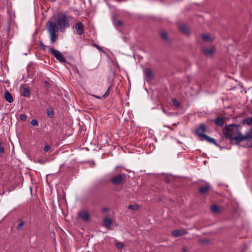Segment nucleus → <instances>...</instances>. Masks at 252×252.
<instances>
[{
    "label": "nucleus",
    "instance_id": "nucleus-28",
    "mask_svg": "<svg viewBox=\"0 0 252 252\" xmlns=\"http://www.w3.org/2000/svg\"><path fill=\"white\" fill-rule=\"evenodd\" d=\"M116 246L118 249H123L124 247V244L122 242L117 243L116 244Z\"/></svg>",
    "mask_w": 252,
    "mask_h": 252
},
{
    "label": "nucleus",
    "instance_id": "nucleus-40",
    "mask_svg": "<svg viewBox=\"0 0 252 252\" xmlns=\"http://www.w3.org/2000/svg\"><path fill=\"white\" fill-rule=\"evenodd\" d=\"M251 114L252 115V111L251 112Z\"/></svg>",
    "mask_w": 252,
    "mask_h": 252
},
{
    "label": "nucleus",
    "instance_id": "nucleus-5",
    "mask_svg": "<svg viewBox=\"0 0 252 252\" xmlns=\"http://www.w3.org/2000/svg\"><path fill=\"white\" fill-rule=\"evenodd\" d=\"M51 53L54 55V57L60 63H65V59L62 54L57 50L52 48H49Z\"/></svg>",
    "mask_w": 252,
    "mask_h": 252
},
{
    "label": "nucleus",
    "instance_id": "nucleus-25",
    "mask_svg": "<svg viewBox=\"0 0 252 252\" xmlns=\"http://www.w3.org/2000/svg\"><path fill=\"white\" fill-rule=\"evenodd\" d=\"M172 102L173 105H174L176 107H178L180 106V103L178 101V100L176 98L172 99Z\"/></svg>",
    "mask_w": 252,
    "mask_h": 252
},
{
    "label": "nucleus",
    "instance_id": "nucleus-34",
    "mask_svg": "<svg viewBox=\"0 0 252 252\" xmlns=\"http://www.w3.org/2000/svg\"><path fill=\"white\" fill-rule=\"evenodd\" d=\"M23 226H24V222L22 221L18 224L17 227L18 229H22Z\"/></svg>",
    "mask_w": 252,
    "mask_h": 252
},
{
    "label": "nucleus",
    "instance_id": "nucleus-35",
    "mask_svg": "<svg viewBox=\"0 0 252 252\" xmlns=\"http://www.w3.org/2000/svg\"><path fill=\"white\" fill-rule=\"evenodd\" d=\"M4 152V148L0 146V154H2Z\"/></svg>",
    "mask_w": 252,
    "mask_h": 252
},
{
    "label": "nucleus",
    "instance_id": "nucleus-36",
    "mask_svg": "<svg viewBox=\"0 0 252 252\" xmlns=\"http://www.w3.org/2000/svg\"><path fill=\"white\" fill-rule=\"evenodd\" d=\"M94 47H95L96 48H97L98 49L100 50V47L98 45H96V44H94Z\"/></svg>",
    "mask_w": 252,
    "mask_h": 252
},
{
    "label": "nucleus",
    "instance_id": "nucleus-8",
    "mask_svg": "<svg viewBox=\"0 0 252 252\" xmlns=\"http://www.w3.org/2000/svg\"><path fill=\"white\" fill-rule=\"evenodd\" d=\"M251 140H252V127L248 129L245 134H242L241 142Z\"/></svg>",
    "mask_w": 252,
    "mask_h": 252
},
{
    "label": "nucleus",
    "instance_id": "nucleus-15",
    "mask_svg": "<svg viewBox=\"0 0 252 252\" xmlns=\"http://www.w3.org/2000/svg\"><path fill=\"white\" fill-rule=\"evenodd\" d=\"M112 224V220L110 218H105L103 220V225L106 228H109Z\"/></svg>",
    "mask_w": 252,
    "mask_h": 252
},
{
    "label": "nucleus",
    "instance_id": "nucleus-30",
    "mask_svg": "<svg viewBox=\"0 0 252 252\" xmlns=\"http://www.w3.org/2000/svg\"><path fill=\"white\" fill-rule=\"evenodd\" d=\"M31 124L33 126H37L38 125V122L35 119H32L31 122Z\"/></svg>",
    "mask_w": 252,
    "mask_h": 252
},
{
    "label": "nucleus",
    "instance_id": "nucleus-4",
    "mask_svg": "<svg viewBox=\"0 0 252 252\" xmlns=\"http://www.w3.org/2000/svg\"><path fill=\"white\" fill-rule=\"evenodd\" d=\"M126 178L125 173L118 174L111 178L110 181L115 186H121L125 182Z\"/></svg>",
    "mask_w": 252,
    "mask_h": 252
},
{
    "label": "nucleus",
    "instance_id": "nucleus-29",
    "mask_svg": "<svg viewBox=\"0 0 252 252\" xmlns=\"http://www.w3.org/2000/svg\"><path fill=\"white\" fill-rule=\"evenodd\" d=\"M40 45L41 49L43 51H45L47 48L49 49V48H50V47L44 45L42 42H40Z\"/></svg>",
    "mask_w": 252,
    "mask_h": 252
},
{
    "label": "nucleus",
    "instance_id": "nucleus-17",
    "mask_svg": "<svg viewBox=\"0 0 252 252\" xmlns=\"http://www.w3.org/2000/svg\"><path fill=\"white\" fill-rule=\"evenodd\" d=\"M145 73L148 78L152 79L154 77L153 73L151 69L149 68H146Z\"/></svg>",
    "mask_w": 252,
    "mask_h": 252
},
{
    "label": "nucleus",
    "instance_id": "nucleus-14",
    "mask_svg": "<svg viewBox=\"0 0 252 252\" xmlns=\"http://www.w3.org/2000/svg\"><path fill=\"white\" fill-rule=\"evenodd\" d=\"M4 98L9 103H12L13 101V98L11 94L8 91L4 93Z\"/></svg>",
    "mask_w": 252,
    "mask_h": 252
},
{
    "label": "nucleus",
    "instance_id": "nucleus-2",
    "mask_svg": "<svg viewBox=\"0 0 252 252\" xmlns=\"http://www.w3.org/2000/svg\"><path fill=\"white\" fill-rule=\"evenodd\" d=\"M242 126L241 125L232 124L226 125L222 129L224 137L230 141L241 142Z\"/></svg>",
    "mask_w": 252,
    "mask_h": 252
},
{
    "label": "nucleus",
    "instance_id": "nucleus-24",
    "mask_svg": "<svg viewBox=\"0 0 252 252\" xmlns=\"http://www.w3.org/2000/svg\"><path fill=\"white\" fill-rule=\"evenodd\" d=\"M202 38L205 41H211L212 40L210 37L207 34H203L202 35Z\"/></svg>",
    "mask_w": 252,
    "mask_h": 252
},
{
    "label": "nucleus",
    "instance_id": "nucleus-6",
    "mask_svg": "<svg viewBox=\"0 0 252 252\" xmlns=\"http://www.w3.org/2000/svg\"><path fill=\"white\" fill-rule=\"evenodd\" d=\"M78 217L83 221L87 222L90 220L89 213L84 210H81L78 213Z\"/></svg>",
    "mask_w": 252,
    "mask_h": 252
},
{
    "label": "nucleus",
    "instance_id": "nucleus-7",
    "mask_svg": "<svg viewBox=\"0 0 252 252\" xmlns=\"http://www.w3.org/2000/svg\"><path fill=\"white\" fill-rule=\"evenodd\" d=\"M215 125L217 126L222 127L225 123V120L222 117H217L214 120L212 121Z\"/></svg>",
    "mask_w": 252,
    "mask_h": 252
},
{
    "label": "nucleus",
    "instance_id": "nucleus-1",
    "mask_svg": "<svg viewBox=\"0 0 252 252\" xmlns=\"http://www.w3.org/2000/svg\"><path fill=\"white\" fill-rule=\"evenodd\" d=\"M57 24L51 21H48L46 26L47 31L50 35V40L51 43H54L57 40L58 37V28L61 31L63 32L66 28L69 27L70 23L67 17L64 14L60 15L58 16L57 20Z\"/></svg>",
    "mask_w": 252,
    "mask_h": 252
},
{
    "label": "nucleus",
    "instance_id": "nucleus-26",
    "mask_svg": "<svg viewBox=\"0 0 252 252\" xmlns=\"http://www.w3.org/2000/svg\"><path fill=\"white\" fill-rule=\"evenodd\" d=\"M47 115L49 116V117L51 118H53L54 117V112H53V110H47Z\"/></svg>",
    "mask_w": 252,
    "mask_h": 252
},
{
    "label": "nucleus",
    "instance_id": "nucleus-18",
    "mask_svg": "<svg viewBox=\"0 0 252 252\" xmlns=\"http://www.w3.org/2000/svg\"><path fill=\"white\" fill-rule=\"evenodd\" d=\"M211 210L212 212L219 214L220 213V210L219 206L216 204H213L211 206Z\"/></svg>",
    "mask_w": 252,
    "mask_h": 252
},
{
    "label": "nucleus",
    "instance_id": "nucleus-23",
    "mask_svg": "<svg viewBox=\"0 0 252 252\" xmlns=\"http://www.w3.org/2000/svg\"><path fill=\"white\" fill-rule=\"evenodd\" d=\"M128 208L132 210H137L139 208V205L137 204L129 205Z\"/></svg>",
    "mask_w": 252,
    "mask_h": 252
},
{
    "label": "nucleus",
    "instance_id": "nucleus-31",
    "mask_svg": "<svg viewBox=\"0 0 252 252\" xmlns=\"http://www.w3.org/2000/svg\"><path fill=\"white\" fill-rule=\"evenodd\" d=\"M20 118L22 121H26L27 120V116L24 114H20Z\"/></svg>",
    "mask_w": 252,
    "mask_h": 252
},
{
    "label": "nucleus",
    "instance_id": "nucleus-22",
    "mask_svg": "<svg viewBox=\"0 0 252 252\" xmlns=\"http://www.w3.org/2000/svg\"><path fill=\"white\" fill-rule=\"evenodd\" d=\"M213 143L214 145H215L216 146L220 147V150L224 149V148H226V146H224V144H225V143H217V142H215V143Z\"/></svg>",
    "mask_w": 252,
    "mask_h": 252
},
{
    "label": "nucleus",
    "instance_id": "nucleus-32",
    "mask_svg": "<svg viewBox=\"0 0 252 252\" xmlns=\"http://www.w3.org/2000/svg\"><path fill=\"white\" fill-rule=\"evenodd\" d=\"M115 25L118 27H121L123 25V22L120 20H117L115 21Z\"/></svg>",
    "mask_w": 252,
    "mask_h": 252
},
{
    "label": "nucleus",
    "instance_id": "nucleus-12",
    "mask_svg": "<svg viewBox=\"0 0 252 252\" xmlns=\"http://www.w3.org/2000/svg\"><path fill=\"white\" fill-rule=\"evenodd\" d=\"M202 52L205 56H211L213 54L214 52V49L213 48H203L202 49Z\"/></svg>",
    "mask_w": 252,
    "mask_h": 252
},
{
    "label": "nucleus",
    "instance_id": "nucleus-11",
    "mask_svg": "<svg viewBox=\"0 0 252 252\" xmlns=\"http://www.w3.org/2000/svg\"><path fill=\"white\" fill-rule=\"evenodd\" d=\"M210 186L209 184H206L205 186H201L199 188L198 190L200 193L202 194H206L209 190Z\"/></svg>",
    "mask_w": 252,
    "mask_h": 252
},
{
    "label": "nucleus",
    "instance_id": "nucleus-9",
    "mask_svg": "<svg viewBox=\"0 0 252 252\" xmlns=\"http://www.w3.org/2000/svg\"><path fill=\"white\" fill-rule=\"evenodd\" d=\"M75 28L78 35H81L84 32V26L82 22H80L76 23L75 25Z\"/></svg>",
    "mask_w": 252,
    "mask_h": 252
},
{
    "label": "nucleus",
    "instance_id": "nucleus-20",
    "mask_svg": "<svg viewBox=\"0 0 252 252\" xmlns=\"http://www.w3.org/2000/svg\"><path fill=\"white\" fill-rule=\"evenodd\" d=\"M234 144H238L239 145L244 147H252V143H233Z\"/></svg>",
    "mask_w": 252,
    "mask_h": 252
},
{
    "label": "nucleus",
    "instance_id": "nucleus-27",
    "mask_svg": "<svg viewBox=\"0 0 252 252\" xmlns=\"http://www.w3.org/2000/svg\"><path fill=\"white\" fill-rule=\"evenodd\" d=\"M51 148V146L50 145H49L48 144H46L43 148L44 152L45 153H47L50 150Z\"/></svg>",
    "mask_w": 252,
    "mask_h": 252
},
{
    "label": "nucleus",
    "instance_id": "nucleus-38",
    "mask_svg": "<svg viewBox=\"0 0 252 252\" xmlns=\"http://www.w3.org/2000/svg\"><path fill=\"white\" fill-rule=\"evenodd\" d=\"M57 0H50L51 2H55Z\"/></svg>",
    "mask_w": 252,
    "mask_h": 252
},
{
    "label": "nucleus",
    "instance_id": "nucleus-3",
    "mask_svg": "<svg viewBox=\"0 0 252 252\" xmlns=\"http://www.w3.org/2000/svg\"><path fill=\"white\" fill-rule=\"evenodd\" d=\"M206 131V128L205 124L204 123L200 124L196 130V134L199 137V140L208 142H215V139L205 134Z\"/></svg>",
    "mask_w": 252,
    "mask_h": 252
},
{
    "label": "nucleus",
    "instance_id": "nucleus-19",
    "mask_svg": "<svg viewBox=\"0 0 252 252\" xmlns=\"http://www.w3.org/2000/svg\"><path fill=\"white\" fill-rule=\"evenodd\" d=\"M161 37L165 41H168V35L167 33L164 31H161L159 32Z\"/></svg>",
    "mask_w": 252,
    "mask_h": 252
},
{
    "label": "nucleus",
    "instance_id": "nucleus-16",
    "mask_svg": "<svg viewBox=\"0 0 252 252\" xmlns=\"http://www.w3.org/2000/svg\"><path fill=\"white\" fill-rule=\"evenodd\" d=\"M241 124L243 125H247L249 126H252V117H248L244 119L241 121Z\"/></svg>",
    "mask_w": 252,
    "mask_h": 252
},
{
    "label": "nucleus",
    "instance_id": "nucleus-39",
    "mask_svg": "<svg viewBox=\"0 0 252 252\" xmlns=\"http://www.w3.org/2000/svg\"><path fill=\"white\" fill-rule=\"evenodd\" d=\"M163 112L165 113V110H164V109H163Z\"/></svg>",
    "mask_w": 252,
    "mask_h": 252
},
{
    "label": "nucleus",
    "instance_id": "nucleus-13",
    "mask_svg": "<svg viewBox=\"0 0 252 252\" xmlns=\"http://www.w3.org/2000/svg\"><path fill=\"white\" fill-rule=\"evenodd\" d=\"M180 31L182 32L184 34L189 35V31L187 26L184 24L180 25L179 26Z\"/></svg>",
    "mask_w": 252,
    "mask_h": 252
},
{
    "label": "nucleus",
    "instance_id": "nucleus-10",
    "mask_svg": "<svg viewBox=\"0 0 252 252\" xmlns=\"http://www.w3.org/2000/svg\"><path fill=\"white\" fill-rule=\"evenodd\" d=\"M187 233V231L185 229H178L172 231V235L174 237L181 236Z\"/></svg>",
    "mask_w": 252,
    "mask_h": 252
},
{
    "label": "nucleus",
    "instance_id": "nucleus-37",
    "mask_svg": "<svg viewBox=\"0 0 252 252\" xmlns=\"http://www.w3.org/2000/svg\"><path fill=\"white\" fill-rule=\"evenodd\" d=\"M94 97L96 98H98V99H100L101 98L100 96H98V95H94Z\"/></svg>",
    "mask_w": 252,
    "mask_h": 252
},
{
    "label": "nucleus",
    "instance_id": "nucleus-21",
    "mask_svg": "<svg viewBox=\"0 0 252 252\" xmlns=\"http://www.w3.org/2000/svg\"><path fill=\"white\" fill-rule=\"evenodd\" d=\"M30 90L27 88H24L23 89V95L24 96L28 97L30 96Z\"/></svg>",
    "mask_w": 252,
    "mask_h": 252
},
{
    "label": "nucleus",
    "instance_id": "nucleus-33",
    "mask_svg": "<svg viewBox=\"0 0 252 252\" xmlns=\"http://www.w3.org/2000/svg\"><path fill=\"white\" fill-rule=\"evenodd\" d=\"M110 87H109L108 88V90L107 91H106V92L103 95V97L104 98H106L107 97V96L109 95V93H110Z\"/></svg>",
    "mask_w": 252,
    "mask_h": 252
}]
</instances>
